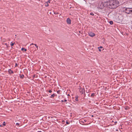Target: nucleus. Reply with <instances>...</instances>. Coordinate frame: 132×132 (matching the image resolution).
Listing matches in <instances>:
<instances>
[{"label": "nucleus", "instance_id": "obj_1", "mask_svg": "<svg viewBox=\"0 0 132 132\" xmlns=\"http://www.w3.org/2000/svg\"><path fill=\"white\" fill-rule=\"evenodd\" d=\"M107 3L108 7L111 9L116 8L119 6V1L115 0L109 1Z\"/></svg>", "mask_w": 132, "mask_h": 132}, {"label": "nucleus", "instance_id": "obj_2", "mask_svg": "<svg viewBox=\"0 0 132 132\" xmlns=\"http://www.w3.org/2000/svg\"><path fill=\"white\" fill-rule=\"evenodd\" d=\"M106 5H107V3L106 2H99L98 5L97 7L100 9H102L104 8Z\"/></svg>", "mask_w": 132, "mask_h": 132}, {"label": "nucleus", "instance_id": "obj_3", "mask_svg": "<svg viewBox=\"0 0 132 132\" xmlns=\"http://www.w3.org/2000/svg\"><path fill=\"white\" fill-rule=\"evenodd\" d=\"M123 12L128 14H130V8H125Z\"/></svg>", "mask_w": 132, "mask_h": 132}, {"label": "nucleus", "instance_id": "obj_4", "mask_svg": "<svg viewBox=\"0 0 132 132\" xmlns=\"http://www.w3.org/2000/svg\"><path fill=\"white\" fill-rule=\"evenodd\" d=\"M79 91L81 94H82L84 93H85V90L84 89L81 88L79 90Z\"/></svg>", "mask_w": 132, "mask_h": 132}, {"label": "nucleus", "instance_id": "obj_5", "mask_svg": "<svg viewBox=\"0 0 132 132\" xmlns=\"http://www.w3.org/2000/svg\"><path fill=\"white\" fill-rule=\"evenodd\" d=\"M34 45L37 48V49H35V51H36L37 50H38V46L36 44H34L33 43H32L31 44H30V46H32V45Z\"/></svg>", "mask_w": 132, "mask_h": 132}, {"label": "nucleus", "instance_id": "obj_6", "mask_svg": "<svg viewBox=\"0 0 132 132\" xmlns=\"http://www.w3.org/2000/svg\"><path fill=\"white\" fill-rule=\"evenodd\" d=\"M67 22L68 24H70L71 23V20L69 18H68L67 19Z\"/></svg>", "mask_w": 132, "mask_h": 132}, {"label": "nucleus", "instance_id": "obj_7", "mask_svg": "<svg viewBox=\"0 0 132 132\" xmlns=\"http://www.w3.org/2000/svg\"><path fill=\"white\" fill-rule=\"evenodd\" d=\"M89 36L92 37H93L95 35L94 33L91 32L89 33Z\"/></svg>", "mask_w": 132, "mask_h": 132}, {"label": "nucleus", "instance_id": "obj_8", "mask_svg": "<svg viewBox=\"0 0 132 132\" xmlns=\"http://www.w3.org/2000/svg\"><path fill=\"white\" fill-rule=\"evenodd\" d=\"M76 99H75V101H76L77 102L78 101V96L77 95L75 97Z\"/></svg>", "mask_w": 132, "mask_h": 132}, {"label": "nucleus", "instance_id": "obj_9", "mask_svg": "<svg viewBox=\"0 0 132 132\" xmlns=\"http://www.w3.org/2000/svg\"><path fill=\"white\" fill-rule=\"evenodd\" d=\"M44 4L45 5V6L46 7L48 6H49L48 3H47L46 2H45V3Z\"/></svg>", "mask_w": 132, "mask_h": 132}, {"label": "nucleus", "instance_id": "obj_10", "mask_svg": "<svg viewBox=\"0 0 132 132\" xmlns=\"http://www.w3.org/2000/svg\"><path fill=\"white\" fill-rule=\"evenodd\" d=\"M130 14H132V8H130Z\"/></svg>", "mask_w": 132, "mask_h": 132}, {"label": "nucleus", "instance_id": "obj_11", "mask_svg": "<svg viewBox=\"0 0 132 132\" xmlns=\"http://www.w3.org/2000/svg\"><path fill=\"white\" fill-rule=\"evenodd\" d=\"M55 96V95L54 94H53L51 95L50 97L51 98H53Z\"/></svg>", "mask_w": 132, "mask_h": 132}, {"label": "nucleus", "instance_id": "obj_12", "mask_svg": "<svg viewBox=\"0 0 132 132\" xmlns=\"http://www.w3.org/2000/svg\"><path fill=\"white\" fill-rule=\"evenodd\" d=\"M21 50L22 51L24 50L25 51H27V49H25V48H21Z\"/></svg>", "mask_w": 132, "mask_h": 132}, {"label": "nucleus", "instance_id": "obj_13", "mask_svg": "<svg viewBox=\"0 0 132 132\" xmlns=\"http://www.w3.org/2000/svg\"><path fill=\"white\" fill-rule=\"evenodd\" d=\"M103 47H102V46H100V47H98V50L100 51H101V50L100 49V48H102Z\"/></svg>", "mask_w": 132, "mask_h": 132}, {"label": "nucleus", "instance_id": "obj_14", "mask_svg": "<svg viewBox=\"0 0 132 132\" xmlns=\"http://www.w3.org/2000/svg\"><path fill=\"white\" fill-rule=\"evenodd\" d=\"M109 23L111 24H112L113 23V22L112 21H110L109 22Z\"/></svg>", "mask_w": 132, "mask_h": 132}, {"label": "nucleus", "instance_id": "obj_15", "mask_svg": "<svg viewBox=\"0 0 132 132\" xmlns=\"http://www.w3.org/2000/svg\"><path fill=\"white\" fill-rule=\"evenodd\" d=\"M60 90H59L57 91V93L59 94H60Z\"/></svg>", "mask_w": 132, "mask_h": 132}, {"label": "nucleus", "instance_id": "obj_16", "mask_svg": "<svg viewBox=\"0 0 132 132\" xmlns=\"http://www.w3.org/2000/svg\"><path fill=\"white\" fill-rule=\"evenodd\" d=\"M90 14L92 15H94V14L93 12H91L90 13Z\"/></svg>", "mask_w": 132, "mask_h": 132}, {"label": "nucleus", "instance_id": "obj_17", "mask_svg": "<svg viewBox=\"0 0 132 132\" xmlns=\"http://www.w3.org/2000/svg\"><path fill=\"white\" fill-rule=\"evenodd\" d=\"M94 95H95V94H94V93H92L91 94V97H93V96Z\"/></svg>", "mask_w": 132, "mask_h": 132}, {"label": "nucleus", "instance_id": "obj_18", "mask_svg": "<svg viewBox=\"0 0 132 132\" xmlns=\"http://www.w3.org/2000/svg\"><path fill=\"white\" fill-rule=\"evenodd\" d=\"M9 72L10 73H13V71L12 70H10V71H9Z\"/></svg>", "mask_w": 132, "mask_h": 132}, {"label": "nucleus", "instance_id": "obj_19", "mask_svg": "<svg viewBox=\"0 0 132 132\" xmlns=\"http://www.w3.org/2000/svg\"><path fill=\"white\" fill-rule=\"evenodd\" d=\"M24 76L23 75H22L20 77L21 78H23L24 77Z\"/></svg>", "mask_w": 132, "mask_h": 132}, {"label": "nucleus", "instance_id": "obj_20", "mask_svg": "<svg viewBox=\"0 0 132 132\" xmlns=\"http://www.w3.org/2000/svg\"><path fill=\"white\" fill-rule=\"evenodd\" d=\"M47 2V3H50V0H49L47 2Z\"/></svg>", "mask_w": 132, "mask_h": 132}, {"label": "nucleus", "instance_id": "obj_21", "mask_svg": "<svg viewBox=\"0 0 132 132\" xmlns=\"http://www.w3.org/2000/svg\"><path fill=\"white\" fill-rule=\"evenodd\" d=\"M3 125L4 126H5V122H4L3 123Z\"/></svg>", "mask_w": 132, "mask_h": 132}, {"label": "nucleus", "instance_id": "obj_22", "mask_svg": "<svg viewBox=\"0 0 132 132\" xmlns=\"http://www.w3.org/2000/svg\"><path fill=\"white\" fill-rule=\"evenodd\" d=\"M14 44V43H11V46H13Z\"/></svg>", "mask_w": 132, "mask_h": 132}, {"label": "nucleus", "instance_id": "obj_23", "mask_svg": "<svg viewBox=\"0 0 132 132\" xmlns=\"http://www.w3.org/2000/svg\"><path fill=\"white\" fill-rule=\"evenodd\" d=\"M31 46L30 47L31 48H30V50H32V49H31V48H33V47H34V46H33L32 47Z\"/></svg>", "mask_w": 132, "mask_h": 132}, {"label": "nucleus", "instance_id": "obj_24", "mask_svg": "<svg viewBox=\"0 0 132 132\" xmlns=\"http://www.w3.org/2000/svg\"><path fill=\"white\" fill-rule=\"evenodd\" d=\"M66 123L67 124H69V122L68 121H66Z\"/></svg>", "mask_w": 132, "mask_h": 132}, {"label": "nucleus", "instance_id": "obj_25", "mask_svg": "<svg viewBox=\"0 0 132 132\" xmlns=\"http://www.w3.org/2000/svg\"><path fill=\"white\" fill-rule=\"evenodd\" d=\"M48 92L49 93H51L52 92V91L51 90H50Z\"/></svg>", "mask_w": 132, "mask_h": 132}, {"label": "nucleus", "instance_id": "obj_26", "mask_svg": "<svg viewBox=\"0 0 132 132\" xmlns=\"http://www.w3.org/2000/svg\"><path fill=\"white\" fill-rule=\"evenodd\" d=\"M16 125L18 126L19 125V123H16Z\"/></svg>", "mask_w": 132, "mask_h": 132}, {"label": "nucleus", "instance_id": "obj_27", "mask_svg": "<svg viewBox=\"0 0 132 132\" xmlns=\"http://www.w3.org/2000/svg\"><path fill=\"white\" fill-rule=\"evenodd\" d=\"M67 101V100H64V102H66Z\"/></svg>", "mask_w": 132, "mask_h": 132}, {"label": "nucleus", "instance_id": "obj_28", "mask_svg": "<svg viewBox=\"0 0 132 132\" xmlns=\"http://www.w3.org/2000/svg\"><path fill=\"white\" fill-rule=\"evenodd\" d=\"M54 14H58V13H54Z\"/></svg>", "mask_w": 132, "mask_h": 132}, {"label": "nucleus", "instance_id": "obj_29", "mask_svg": "<svg viewBox=\"0 0 132 132\" xmlns=\"http://www.w3.org/2000/svg\"><path fill=\"white\" fill-rule=\"evenodd\" d=\"M84 121H85V122H86V120H84Z\"/></svg>", "mask_w": 132, "mask_h": 132}, {"label": "nucleus", "instance_id": "obj_30", "mask_svg": "<svg viewBox=\"0 0 132 132\" xmlns=\"http://www.w3.org/2000/svg\"><path fill=\"white\" fill-rule=\"evenodd\" d=\"M37 132H42L41 131H38Z\"/></svg>", "mask_w": 132, "mask_h": 132}, {"label": "nucleus", "instance_id": "obj_31", "mask_svg": "<svg viewBox=\"0 0 132 132\" xmlns=\"http://www.w3.org/2000/svg\"><path fill=\"white\" fill-rule=\"evenodd\" d=\"M79 32L80 33H81V31H79Z\"/></svg>", "mask_w": 132, "mask_h": 132}, {"label": "nucleus", "instance_id": "obj_32", "mask_svg": "<svg viewBox=\"0 0 132 132\" xmlns=\"http://www.w3.org/2000/svg\"><path fill=\"white\" fill-rule=\"evenodd\" d=\"M62 101V102H63V100H62V101Z\"/></svg>", "mask_w": 132, "mask_h": 132}, {"label": "nucleus", "instance_id": "obj_33", "mask_svg": "<svg viewBox=\"0 0 132 132\" xmlns=\"http://www.w3.org/2000/svg\"><path fill=\"white\" fill-rule=\"evenodd\" d=\"M92 117H93V115H92Z\"/></svg>", "mask_w": 132, "mask_h": 132}, {"label": "nucleus", "instance_id": "obj_34", "mask_svg": "<svg viewBox=\"0 0 132 132\" xmlns=\"http://www.w3.org/2000/svg\"><path fill=\"white\" fill-rule=\"evenodd\" d=\"M16 64L15 66H16V65H17V64H16Z\"/></svg>", "mask_w": 132, "mask_h": 132}, {"label": "nucleus", "instance_id": "obj_35", "mask_svg": "<svg viewBox=\"0 0 132 132\" xmlns=\"http://www.w3.org/2000/svg\"><path fill=\"white\" fill-rule=\"evenodd\" d=\"M16 64L15 66H16V65H17V64H16Z\"/></svg>", "mask_w": 132, "mask_h": 132}, {"label": "nucleus", "instance_id": "obj_36", "mask_svg": "<svg viewBox=\"0 0 132 132\" xmlns=\"http://www.w3.org/2000/svg\"><path fill=\"white\" fill-rule=\"evenodd\" d=\"M40 0H39V1H40Z\"/></svg>", "mask_w": 132, "mask_h": 132}, {"label": "nucleus", "instance_id": "obj_37", "mask_svg": "<svg viewBox=\"0 0 132 132\" xmlns=\"http://www.w3.org/2000/svg\"><path fill=\"white\" fill-rule=\"evenodd\" d=\"M84 1H85V0H84Z\"/></svg>", "mask_w": 132, "mask_h": 132}]
</instances>
